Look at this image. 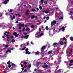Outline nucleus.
Segmentation results:
<instances>
[{"label":"nucleus","instance_id":"obj_1","mask_svg":"<svg viewBox=\"0 0 73 73\" xmlns=\"http://www.w3.org/2000/svg\"><path fill=\"white\" fill-rule=\"evenodd\" d=\"M46 48V46L44 45L40 48V50L41 52H44V50L45 49V48Z\"/></svg>","mask_w":73,"mask_h":73},{"label":"nucleus","instance_id":"obj_2","mask_svg":"<svg viewBox=\"0 0 73 73\" xmlns=\"http://www.w3.org/2000/svg\"><path fill=\"white\" fill-rule=\"evenodd\" d=\"M29 50V49L28 48H27L26 49L25 51H26V54H30L31 53V52H29V51H28Z\"/></svg>","mask_w":73,"mask_h":73},{"label":"nucleus","instance_id":"obj_3","mask_svg":"<svg viewBox=\"0 0 73 73\" xmlns=\"http://www.w3.org/2000/svg\"><path fill=\"white\" fill-rule=\"evenodd\" d=\"M56 23L57 21L55 20H54L51 22V26H53V25H54V24H56Z\"/></svg>","mask_w":73,"mask_h":73},{"label":"nucleus","instance_id":"obj_4","mask_svg":"<svg viewBox=\"0 0 73 73\" xmlns=\"http://www.w3.org/2000/svg\"><path fill=\"white\" fill-rule=\"evenodd\" d=\"M53 46L56 48H58V46H57V42H54V43L53 44Z\"/></svg>","mask_w":73,"mask_h":73},{"label":"nucleus","instance_id":"obj_5","mask_svg":"<svg viewBox=\"0 0 73 73\" xmlns=\"http://www.w3.org/2000/svg\"><path fill=\"white\" fill-rule=\"evenodd\" d=\"M63 71H64V70H62L61 69H59L58 70V72L60 73H63Z\"/></svg>","mask_w":73,"mask_h":73},{"label":"nucleus","instance_id":"obj_6","mask_svg":"<svg viewBox=\"0 0 73 73\" xmlns=\"http://www.w3.org/2000/svg\"><path fill=\"white\" fill-rule=\"evenodd\" d=\"M13 35L16 37H18L19 36V34L17 33L16 32H14L13 33Z\"/></svg>","mask_w":73,"mask_h":73},{"label":"nucleus","instance_id":"obj_7","mask_svg":"<svg viewBox=\"0 0 73 73\" xmlns=\"http://www.w3.org/2000/svg\"><path fill=\"white\" fill-rule=\"evenodd\" d=\"M43 13H46V14H48V13H49V11H46L45 10H44L43 11H42Z\"/></svg>","mask_w":73,"mask_h":73},{"label":"nucleus","instance_id":"obj_8","mask_svg":"<svg viewBox=\"0 0 73 73\" xmlns=\"http://www.w3.org/2000/svg\"><path fill=\"white\" fill-rule=\"evenodd\" d=\"M9 1V0H6L4 1V2H3L4 4H7V2H8V1Z\"/></svg>","mask_w":73,"mask_h":73},{"label":"nucleus","instance_id":"obj_9","mask_svg":"<svg viewBox=\"0 0 73 73\" xmlns=\"http://www.w3.org/2000/svg\"><path fill=\"white\" fill-rule=\"evenodd\" d=\"M43 68H48V65H47L42 66Z\"/></svg>","mask_w":73,"mask_h":73},{"label":"nucleus","instance_id":"obj_10","mask_svg":"<svg viewBox=\"0 0 73 73\" xmlns=\"http://www.w3.org/2000/svg\"><path fill=\"white\" fill-rule=\"evenodd\" d=\"M29 37V35H25L24 37V38L27 39Z\"/></svg>","mask_w":73,"mask_h":73},{"label":"nucleus","instance_id":"obj_11","mask_svg":"<svg viewBox=\"0 0 73 73\" xmlns=\"http://www.w3.org/2000/svg\"><path fill=\"white\" fill-rule=\"evenodd\" d=\"M69 62L68 61L67 62L66 65L67 66L68 68H69Z\"/></svg>","mask_w":73,"mask_h":73},{"label":"nucleus","instance_id":"obj_12","mask_svg":"<svg viewBox=\"0 0 73 73\" xmlns=\"http://www.w3.org/2000/svg\"><path fill=\"white\" fill-rule=\"evenodd\" d=\"M8 52H9V53H11V51L10 50V49H9L6 51L5 52L6 53H7Z\"/></svg>","mask_w":73,"mask_h":73},{"label":"nucleus","instance_id":"obj_13","mask_svg":"<svg viewBox=\"0 0 73 73\" xmlns=\"http://www.w3.org/2000/svg\"><path fill=\"white\" fill-rule=\"evenodd\" d=\"M62 31H65V27H62Z\"/></svg>","mask_w":73,"mask_h":73},{"label":"nucleus","instance_id":"obj_14","mask_svg":"<svg viewBox=\"0 0 73 73\" xmlns=\"http://www.w3.org/2000/svg\"><path fill=\"white\" fill-rule=\"evenodd\" d=\"M30 30V29H29V28L28 27H27V29H26V31H29Z\"/></svg>","mask_w":73,"mask_h":73},{"label":"nucleus","instance_id":"obj_15","mask_svg":"<svg viewBox=\"0 0 73 73\" xmlns=\"http://www.w3.org/2000/svg\"><path fill=\"white\" fill-rule=\"evenodd\" d=\"M10 62H11V61L9 60L7 63V64H8V65L10 64Z\"/></svg>","mask_w":73,"mask_h":73},{"label":"nucleus","instance_id":"obj_16","mask_svg":"<svg viewBox=\"0 0 73 73\" xmlns=\"http://www.w3.org/2000/svg\"><path fill=\"white\" fill-rule=\"evenodd\" d=\"M73 65V63H69L68 65L69 66H72V65Z\"/></svg>","mask_w":73,"mask_h":73},{"label":"nucleus","instance_id":"obj_17","mask_svg":"<svg viewBox=\"0 0 73 73\" xmlns=\"http://www.w3.org/2000/svg\"><path fill=\"white\" fill-rule=\"evenodd\" d=\"M26 48V47H25L23 48H22V49L21 50H25V49Z\"/></svg>","mask_w":73,"mask_h":73},{"label":"nucleus","instance_id":"obj_18","mask_svg":"<svg viewBox=\"0 0 73 73\" xmlns=\"http://www.w3.org/2000/svg\"><path fill=\"white\" fill-rule=\"evenodd\" d=\"M4 35H6V36H9V35L6 34V33H4Z\"/></svg>","mask_w":73,"mask_h":73},{"label":"nucleus","instance_id":"obj_19","mask_svg":"<svg viewBox=\"0 0 73 73\" xmlns=\"http://www.w3.org/2000/svg\"><path fill=\"white\" fill-rule=\"evenodd\" d=\"M39 64V63L38 62H37L36 63V65L37 66V67H38V64Z\"/></svg>","mask_w":73,"mask_h":73},{"label":"nucleus","instance_id":"obj_20","mask_svg":"<svg viewBox=\"0 0 73 73\" xmlns=\"http://www.w3.org/2000/svg\"><path fill=\"white\" fill-rule=\"evenodd\" d=\"M31 66H32V65L31 64H30L29 65L28 67L29 68H30L31 67Z\"/></svg>","mask_w":73,"mask_h":73},{"label":"nucleus","instance_id":"obj_21","mask_svg":"<svg viewBox=\"0 0 73 73\" xmlns=\"http://www.w3.org/2000/svg\"><path fill=\"white\" fill-rule=\"evenodd\" d=\"M11 66L12 65L11 64H9L8 65V68H11Z\"/></svg>","mask_w":73,"mask_h":73},{"label":"nucleus","instance_id":"obj_22","mask_svg":"<svg viewBox=\"0 0 73 73\" xmlns=\"http://www.w3.org/2000/svg\"><path fill=\"white\" fill-rule=\"evenodd\" d=\"M70 40H72V41H73V37H70Z\"/></svg>","mask_w":73,"mask_h":73},{"label":"nucleus","instance_id":"obj_23","mask_svg":"<svg viewBox=\"0 0 73 73\" xmlns=\"http://www.w3.org/2000/svg\"><path fill=\"white\" fill-rule=\"evenodd\" d=\"M42 35H43V33H41L39 35H38V36H42Z\"/></svg>","mask_w":73,"mask_h":73},{"label":"nucleus","instance_id":"obj_24","mask_svg":"<svg viewBox=\"0 0 73 73\" xmlns=\"http://www.w3.org/2000/svg\"><path fill=\"white\" fill-rule=\"evenodd\" d=\"M35 18V16L34 15H32L31 16V19H33Z\"/></svg>","mask_w":73,"mask_h":73},{"label":"nucleus","instance_id":"obj_25","mask_svg":"<svg viewBox=\"0 0 73 73\" xmlns=\"http://www.w3.org/2000/svg\"><path fill=\"white\" fill-rule=\"evenodd\" d=\"M7 40L8 41H9V39L10 37H9V36H7Z\"/></svg>","mask_w":73,"mask_h":73},{"label":"nucleus","instance_id":"obj_26","mask_svg":"<svg viewBox=\"0 0 73 73\" xmlns=\"http://www.w3.org/2000/svg\"><path fill=\"white\" fill-rule=\"evenodd\" d=\"M35 25H32L31 26V28H35Z\"/></svg>","mask_w":73,"mask_h":73},{"label":"nucleus","instance_id":"obj_27","mask_svg":"<svg viewBox=\"0 0 73 73\" xmlns=\"http://www.w3.org/2000/svg\"><path fill=\"white\" fill-rule=\"evenodd\" d=\"M15 42V39H13L12 40L11 42Z\"/></svg>","mask_w":73,"mask_h":73},{"label":"nucleus","instance_id":"obj_28","mask_svg":"<svg viewBox=\"0 0 73 73\" xmlns=\"http://www.w3.org/2000/svg\"><path fill=\"white\" fill-rule=\"evenodd\" d=\"M39 52L37 51L35 53H36V54L38 55V54H39Z\"/></svg>","mask_w":73,"mask_h":73},{"label":"nucleus","instance_id":"obj_29","mask_svg":"<svg viewBox=\"0 0 73 73\" xmlns=\"http://www.w3.org/2000/svg\"><path fill=\"white\" fill-rule=\"evenodd\" d=\"M12 66H16V64H14L13 63L12 64Z\"/></svg>","mask_w":73,"mask_h":73},{"label":"nucleus","instance_id":"obj_30","mask_svg":"<svg viewBox=\"0 0 73 73\" xmlns=\"http://www.w3.org/2000/svg\"><path fill=\"white\" fill-rule=\"evenodd\" d=\"M5 33H7V34H9L10 33L9 32H7V31H5Z\"/></svg>","mask_w":73,"mask_h":73},{"label":"nucleus","instance_id":"obj_31","mask_svg":"<svg viewBox=\"0 0 73 73\" xmlns=\"http://www.w3.org/2000/svg\"><path fill=\"white\" fill-rule=\"evenodd\" d=\"M40 2L42 4H43V3H44V0H41Z\"/></svg>","mask_w":73,"mask_h":73},{"label":"nucleus","instance_id":"obj_32","mask_svg":"<svg viewBox=\"0 0 73 73\" xmlns=\"http://www.w3.org/2000/svg\"><path fill=\"white\" fill-rule=\"evenodd\" d=\"M60 44H61V45H63V42L62 41L60 42Z\"/></svg>","mask_w":73,"mask_h":73},{"label":"nucleus","instance_id":"obj_33","mask_svg":"<svg viewBox=\"0 0 73 73\" xmlns=\"http://www.w3.org/2000/svg\"><path fill=\"white\" fill-rule=\"evenodd\" d=\"M32 12H36V10L34 9H32Z\"/></svg>","mask_w":73,"mask_h":73},{"label":"nucleus","instance_id":"obj_34","mask_svg":"<svg viewBox=\"0 0 73 73\" xmlns=\"http://www.w3.org/2000/svg\"><path fill=\"white\" fill-rule=\"evenodd\" d=\"M46 30H48L49 29V28H48V27L46 26Z\"/></svg>","mask_w":73,"mask_h":73},{"label":"nucleus","instance_id":"obj_35","mask_svg":"<svg viewBox=\"0 0 73 73\" xmlns=\"http://www.w3.org/2000/svg\"><path fill=\"white\" fill-rule=\"evenodd\" d=\"M8 46H9V45L8 44H7L5 46V47L6 48H7V47H8Z\"/></svg>","mask_w":73,"mask_h":73},{"label":"nucleus","instance_id":"obj_36","mask_svg":"<svg viewBox=\"0 0 73 73\" xmlns=\"http://www.w3.org/2000/svg\"><path fill=\"white\" fill-rule=\"evenodd\" d=\"M12 11H13V10H12V9H10V10L9 12H10V13L11 12H12Z\"/></svg>","mask_w":73,"mask_h":73},{"label":"nucleus","instance_id":"obj_37","mask_svg":"<svg viewBox=\"0 0 73 73\" xmlns=\"http://www.w3.org/2000/svg\"><path fill=\"white\" fill-rule=\"evenodd\" d=\"M49 17H46V20H49Z\"/></svg>","mask_w":73,"mask_h":73},{"label":"nucleus","instance_id":"obj_38","mask_svg":"<svg viewBox=\"0 0 73 73\" xmlns=\"http://www.w3.org/2000/svg\"><path fill=\"white\" fill-rule=\"evenodd\" d=\"M52 52V51H50L48 52V54H50Z\"/></svg>","mask_w":73,"mask_h":73},{"label":"nucleus","instance_id":"obj_39","mask_svg":"<svg viewBox=\"0 0 73 73\" xmlns=\"http://www.w3.org/2000/svg\"><path fill=\"white\" fill-rule=\"evenodd\" d=\"M25 28H23L22 30V32H24V31H25Z\"/></svg>","mask_w":73,"mask_h":73},{"label":"nucleus","instance_id":"obj_40","mask_svg":"<svg viewBox=\"0 0 73 73\" xmlns=\"http://www.w3.org/2000/svg\"><path fill=\"white\" fill-rule=\"evenodd\" d=\"M73 62V60H70V63H72Z\"/></svg>","mask_w":73,"mask_h":73},{"label":"nucleus","instance_id":"obj_41","mask_svg":"<svg viewBox=\"0 0 73 73\" xmlns=\"http://www.w3.org/2000/svg\"><path fill=\"white\" fill-rule=\"evenodd\" d=\"M59 19L62 20V19H63V17H60L59 18Z\"/></svg>","mask_w":73,"mask_h":73},{"label":"nucleus","instance_id":"obj_42","mask_svg":"<svg viewBox=\"0 0 73 73\" xmlns=\"http://www.w3.org/2000/svg\"><path fill=\"white\" fill-rule=\"evenodd\" d=\"M27 62H25L23 63V64H25V65H27Z\"/></svg>","mask_w":73,"mask_h":73},{"label":"nucleus","instance_id":"obj_43","mask_svg":"<svg viewBox=\"0 0 73 73\" xmlns=\"http://www.w3.org/2000/svg\"><path fill=\"white\" fill-rule=\"evenodd\" d=\"M10 17L12 20H13V17L12 16H11Z\"/></svg>","mask_w":73,"mask_h":73},{"label":"nucleus","instance_id":"obj_44","mask_svg":"<svg viewBox=\"0 0 73 73\" xmlns=\"http://www.w3.org/2000/svg\"><path fill=\"white\" fill-rule=\"evenodd\" d=\"M24 72H28V70L27 69H25L24 70Z\"/></svg>","mask_w":73,"mask_h":73},{"label":"nucleus","instance_id":"obj_45","mask_svg":"<svg viewBox=\"0 0 73 73\" xmlns=\"http://www.w3.org/2000/svg\"><path fill=\"white\" fill-rule=\"evenodd\" d=\"M29 13H26V15L27 16H28L29 15Z\"/></svg>","mask_w":73,"mask_h":73},{"label":"nucleus","instance_id":"obj_46","mask_svg":"<svg viewBox=\"0 0 73 73\" xmlns=\"http://www.w3.org/2000/svg\"><path fill=\"white\" fill-rule=\"evenodd\" d=\"M64 44H67V41H64Z\"/></svg>","mask_w":73,"mask_h":73},{"label":"nucleus","instance_id":"obj_47","mask_svg":"<svg viewBox=\"0 0 73 73\" xmlns=\"http://www.w3.org/2000/svg\"><path fill=\"white\" fill-rule=\"evenodd\" d=\"M44 3L45 4H46L48 5V3H47V2L46 1H44Z\"/></svg>","mask_w":73,"mask_h":73},{"label":"nucleus","instance_id":"obj_48","mask_svg":"<svg viewBox=\"0 0 73 73\" xmlns=\"http://www.w3.org/2000/svg\"><path fill=\"white\" fill-rule=\"evenodd\" d=\"M39 9H40V10H41V9H42V6H40V7H39Z\"/></svg>","mask_w":73,"mask_h":73},{"label":"nucleus","instance_id":"obj_49","mask_svg":"<svg viewBox=\"0 0 73 73\" xmlns=\"http://www.w3.org/2000/svg\"><path fill=\"white\" fill-rule=\"evenodd\" d=\"M21 26L22 27H24V25L23 24H22Z\"/></svg>","mask_w":73,"mask_h":73},{"label":"nucleus","instance_id":"obj_50","mask_svg":"<svg viewBox=\"0 0 73 73\" xmlns=\"http://www.w3.org/2000/svg\"><path fill=\"white\" fill-rule=\"evenodd\" d=\"M22 24L21 23H19V27H21V25Z\"/></svg>","mask_w":73,"mask_h":73},{"label":"nucleus","instance_id":"obj_51","mask_svg":"<svg viewBox=\"0 0 73 73\" xmlns=\"http://www.w3.org/2000/svg\"><path fill=\"white\" fill-rule=\"evenodd\" d=\"M13 19H15V18L16 17H15V15H13Z\"/></svg>","mask_w":73,"mask_h":73},{"label":"nucleus","instance_id":"obj_52","mask_svg":"<svg viewBox=\"0 0 73 73\" xmlns=\"http://www.w3.org/2000/svg\"><path fill=\"white\" fill-rule=\"evenodd\" d=\"M21 29V26H19V29Z\"/></svg>","mask_w":73,"mask_h":73},{"label":"nucleus","instance_id":"obj_53","mask_svg":"<svg viewBox=\"0 0 73 73\" xmlns=\"http://www.w3.org/2000/svg\"><path fill=\"white\" fill-rule=\"evenodd\" d=\"M70 13L72 14V15H73V12H72V11H70Z\"/></svg>","mask_w":73,"mask_h":73},{"label":"nucleus","instance_id":"obj_54","mask_svg":"<svg viewBox=\"0 0 73 73\" xmlns=\"http://www.w3.org/2000/svg\"><path fill=\"white\" fill-rule=\"evenodd\" d=\"M66 39V38L64 37L63 38V40H65V39Z\"/></svg>","mask_w":73,"mask_h":73},{"label":"nucleus","instance_id":"obj_55","mask_svg":"<svg viewBox=\"0 0 73 73\" xmlns=\"http://www.w3.org/2000/svg\"><path fill=\"white\" fill-rule=\"evenodd\" d=\"M19 23V21H17L15 22V23H16L17 24V23Z\"/></svg>","mask_w":73,"mask_h":73},{"label":"nucleus","instance_id":"obj_56","mask_svg":"<svg viewBox=\"0 0 73 73\" xmlns=\"http://www.w3.org/2000/svg\"><path fill=\"white\" fill-rule=\"evenodd\" d=\"M29 12V11L28 10V9H27V12H26V13H28V12Z\"/></svg>","mask_w":73,"mask_h":73},{"label":"nucleus","instance_id":"obj_57","mask_svg":"<svg viewBox=\"0 0 73 73\" xmlns=\"http://www.w3.org/2000/svg\"><path fill=\"white\" fill-rule=\"evenodd\" d=\"M20 15V14H15V16H18V15Z\"/></svg>","mask_w":73,"mask_h":73},{"label":"nucleus","instance_id":"obj_58","mask_svg":"<svg viewBox=\"0 0 73 73\" xmlns=\"http://www.w3.org/2000/svg\"><path fill=\"white\" fill-rule=\"evenodd\" d=\"M25 27H28V25H25Z\"/></svg>","mask_w":73,"mask_h":73},{"label":"nucleus","instance_id":"obj_59","mask_svg":"<svg viewBox=\"0 0 73 73\" xmlns=\"http://www.w3.org/2000/svg\"><path fill=\"white\" fill-rule=\"evenodd\" d=\"M21 67H23V66H24V65L21 64Z\"/></svg>","mask_w":73,"mask_h":73},{"label":"nucleus","instance_id":"obj_60","mask_svg":"<svg viewBox=\"0 0 73 73\" xmlns=\"http://www.w3.org/2000/svg\"><path fill=\"white\" fill-rule=\"evenodd\" d=\"M27 65L24 66V68H27Z\"/></svg>","mask_w":73,"mask_h":73},{"label":"nucleus","instance_id":"obj_61","mask_svg":"<svg viewBox=\"0 0 73 73\" xmlns=\"http://www.w3.org/2000/svg\"><path fill=\"white\" fill-rule=\"evenodd\" d=\"M40 33V32H38L36 33V34L37 35H38L39 33Z\"/></svg>","mask_w":73,"mask_h":73},{"label":"nucleus","instance_id":"obj_62","mask_svg":"<svg viewBox=\"0 0 73 73\" xmlns=\"http://www.w3.org/2000/svg\"><path fill=\"white\" fill-rule=\"evenodd\" d=\"M34 18L36 19V18H37V16H34Z\"/></svg>","mask_w":73,"mask_h":73},{"label":"nucleus","instance_id":"obj_63","mask_svg":"<svg viewBox=\"0 0 73 73\" xmlns=\"http://www.w3.org/2000/svg\"><path fill=\"white\" fill-rule=\"evenodd\" d=\"M22 70H24V68H23V67L22 68Z\"/></svg>","mask_w":73,"mask_h":73},{"label":"nucleus","instance_id":"obj_64","mask_svg":"<svg viewBox=\"0 0 73 73\" xmlns=\"http://www.w3.org/2000/svg\"><path fill=\"white\" fill-rule=\"evenodd\" d=\"M39 31H41V29H39Z\"/></svg>","mask_w":73,"mask_h":73}]
</instances>
